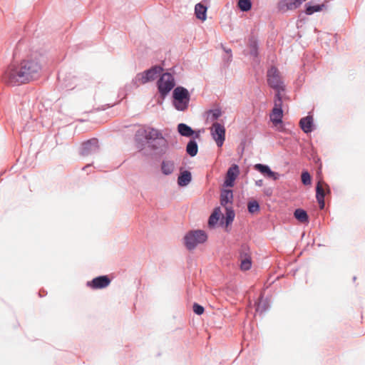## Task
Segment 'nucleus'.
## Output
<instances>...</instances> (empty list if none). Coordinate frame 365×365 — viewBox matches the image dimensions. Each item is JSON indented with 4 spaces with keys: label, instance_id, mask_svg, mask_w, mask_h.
Masks as SVG:
<instances>
[{
    "label": "nucleus",
    "instance_id": "f03ea898",
    "mask_svg": "<svg viewBox=\"0 0 365 365\" xmlns=\"http://www.w3.org/2000/svg\"><path fill=\"white\" fill-rule=\"evenodd\" d=\"M174 106L178 110H185L187 108L190 101L188 91L183 87H177L173 91Z\"/></svg>",
    "mask_w": 365,
    "mask_h": 365
},
{
    "label": "nucleus",
    "instance_id": "9d476101",
    "mask_svg": "<svg viewBox=\"0 0 365 365\" xmlns=\"http://www.w3.org/2000/svg\"><path fill=\"white\" fill-rule=\"evenodd\" d=\"M98 149V139L92 138L82 143L81 148V154L82 155H88L92 153L97 151Z\"/></svg>",
    "mask_w": 365,
    "mask_h": 365
},
{
    "label": "nucleus",
    "instance_id": "4468645a",
    "mask_svg": "<svg viewBox=\"0 0 365 365\" xmlns=\"http://www.w3.org/2000/svg\"><path fill=\"white\" fill-rule=\"evenodd\" d=\"M254 168L269 178L274 180L279 178V175L277 173L272 171L269 167L266 165L258 163L255 165Z\"/></svg>",
    "mask_w": 365,
    "mask_h": 365
},
{
    "label": "nucleus",
    "instance_id": "20e7f679",
    "mask_svg": "<svg viewBox=\"0 0 365 365\" xmlns=\"http://www.w3.org/2000/svg\"><path fill=\"white\" fill-rule=\"evenodd\" d=\"M162 68L160 66H155L145 72L138 73L134 80L136 86L145 84L155 80L161 73Z\"/></svg>",
    "mask_w": 365,
    "mask_h": 365
},
{
    "label": "nucleus",
    "instance_id": "39448f33",
    "mask_svg": "<svg viewBox=\"0 0 365 365\" xmlns=\"http://www.w3.org/2000/svg\"><path fill=\"white\" fill-rule=\"evenodd\" d=\"M174 86V78L171 74L168 73H163L158 81V90L163 97L165 96Z\"/></svg>",
    "mask_w": 365,
    "mask_h": 365
},
{
    "label": "nucleus",
    "instance_id": "b1692460",
    "mask_svg": "<svg viewBox=\"0 0 365 365\" xmlns=\"http://www.w3.org/2000/svg\"><path fill=\"white\" fill-rule=\"evenodd\" d=\"M294 217L297 220H298L301 222H308V215L304 210L297 209L294 211Z\"/></svg>",
    "mask_w": 365,
    "mask_h": 365
},
{
    "label": "nucleus",
    "instance_id": "2eb2a0df",
    "mask_svg": "<svg viewBox=\"0 0 365 365\" xmlns=\"http://www.w3.org/2000/svg\"><path fill=\"white\" fill-rule=\"evenodd\" d=\"M233 201V193L231 190H222L220 194V204L222 206L231 207Z\"/></svg>",
    "mask_w": 365,
    "mask_h": 365
},
{
    "label": "nucleus",
    "instance_id": "6ab92c4d",
    "mask_svg": "<svg viewBox=\"0 0 365 365\" xmlns=\"http://www.w3.org/2000/svg\"><path fill=\"white\" fill-rule=\"evenodd\" d=\"M222 216V212L220 207H216L210 215L208 225L210 227H214Z\"/></svg>",
    "mask_w": 365,
    "mask_h": 365
},
{
    "label": "nucleus",
    "instance_id": "423d86ee",
    "mask_svg": "<svg viewBox=\"0 0 365 365\" xmlns=\"http://www.w3.org/2000/svg\"><path fill=\"white\" fill-rule=\"evenodd\" d=\"M267 81L269 85L279 93L284 90L283 83L281 79L279 71L275 67H272L267 71Z\"/></svg>",
    "mask_w": 365,
    "mask_h": 365
},
{
    "label": "nucleus",
    "instance_id": "7ed1b4c3",
    "mask_svg": "<svg viewBox=\"0 0 365 365\" xmlns=\"http://www.w3.org/2000/svg\"><path fill=\"white\" fill-rule=\"evenodd\" d=\"M184 239L186 247L188 250H192L198 244L205 242L207 239V236L202 230H194L189 232Z\"/></svg>",
    "mask_w": 365,
    "mask_h": 365
},
{
    "label": "nucleus",
    "instance_id": "f8f14e48",
    "mask_svg": "<svg viewBox=\"0 0 365 365\" xmlns=\"http://www.w3.org/2000/svg\"><path fill=\"white\" fill-rule=\"evenodd\" d=\"M110 283V279L108 276H100L88 282V287L93 289H103L107 287Z\"/></svg>",
    "mask_w": 365,
    "mask_h": 365
},
{
    "label": "nucleus",
    "instance_id": "5701e85b",
    "mask_svg": "<svg viewBox=\"0 0 365 365\" xmlns=\"http://www.w3.org/2000/svg\"><path fill=\"white\" fill-rule=\"evenodd\" d=\"M186 151L189 155L195 156L198 151L197 143L195 140H190L187 145Z\"/></svg>",
    "mask_w": 365,
    "mask_h": 365
},
{
    "label": "nucleus",
    "instance_id": "412c9836",
    "mask_svg": "<svg viewBox=\"0 0 365 365\" xmlns=\"http://www.w3.org/2000/svg\"><path fill=\"white\" fill-rule=\"evenodd\" d=\"M178 130L182 136L190 137L194 134V130L185 123H180L178 125Z\"/></svg>",
    "mask_w": 365,
    "mask_h": 365
},
{
    "label": "nucleus",
    "instance_id": "1a4fd4ad",
    "mask_svg": "<svg viewBox=\"0 0 365 365\" xmlns=\"http://www.w3.org/2000/svg\"><path fill=\"white\" fill-rule=\"evenodd\" d=\"M240 174V170L238 165L234 164L227 170L225 180L224 182V186L225 187H233L235 185V180Z\"/></svg>",
    "mask_w": 365,
    "mask_h": 365
},
{
    "label": "nucleus",
    "instance_id": "f704fd0d",
    "mask_svg": "<svg viewBox=\"0 0 365 365\" xmlns=\"http://www.w3.org/2000/svg\"><path fill=\"white\" fill-rule=\"evenodd\" d=\"M200 135L199 134H197L196 135V138H199Z\"/></svg>",
    "mask_w": 365,
    "mask_h": 365
},
{
    "label": "nucleus",
    "instance_id": "a878e982",
    "mask_svg": "<svg viewBox=\"0 0 365 365\" xmlns=\"http://www.w3.org/2000/svg\"><path fill=\"white\" fill-rule=\"evenodd\" d=\"M226 217H225V223L226 225H229L232 222L235 218V212L232 210V207H226Z\"/></svg>",
    "mask_w": 365,
    "mask_h": 365
},
{
    "label": "nucleus",
    "instance_id": "c756f323",
    "mask_svg": "<svg viewBox=\"0 0 365 365\" xmlns=\"http://www.w3.org/2000/svg\"><path fill=\"white\" fill-rule=\"evenodd\" d=\"M301 178H302V182L304 185H311L312 178H311L310 174L308 172H307V171L303 172L302 173Z\"/></svg>",
    "mask_w": 365,
    "mask_h": 365
},
{
    "label": "nucleus",
    "instance_id": "a211bd4d",
    "mask_svg": "<svg viewBox=\"0 0 365 365\" xmlns=\"http://www.w3.org/2000/svg\"><path fill=\"white\" fill-rule=\"evenodd\" d=\"M145 138L147 139H159L160 143L165 144V140L161 136L158 130L151 128L145 131Z\"/></svg>",
    "mask_w": 365,
    "mask_h": 365
},
{
    "label": "nucleus",
    "instance_id": "c85d7f7f",
    "mask_svg": "<svg viewBox=\"0 0 365 365\" xmlns=\"http://www.w3.org/2000/svg\"><path fill=\"white\" fill-rule=\"evenodd\" d=\"M324 5H315V6H308L306 9V14L308 15H311L314 14V12L319 11L322 9V7H324Z\"/></svg>",
    "mask_w": 365,
    "mask_h": 365
},
{
    "label": "nucleus",
    "instance_id": "f257e3e1",
    "mask_svg": "<svg viewBox=\"0 0 365 365\" xmlns=\"http://www.w3.org/2000/svg\"><path fill=\"white\" fill-rule=\"evenodd\" d=\"M40 57V54L33 53L19 63H11L2 75V81L7 85L14 86L38 78L42 69Z\"/></svg>",
    "mask_w": 365,
    "mask_h": 365
},
{
    "label": "nucleus",
    "instance_id": "aec40b11",
    "mask_svg": "<svg viewBox=\"0 0 365 365\" xmlns=\"http://www.w3.org/2000/svg\"><path fill=\"white\" fill-rule=\"evenodd\" d=\"M195 14L197 19L205 21L206 19L207 7L199 3L195 5Z\"/></svg>",
    "mask_w": 365,
    "mask_h": 365
},
{
    "label": "nucleus",
    "instance_id": "2f4dec72",
    "mask_svg": "<svg viewBox=\"0 0 365 365\" xmlns=\"http://www.w3.org/2000/svg\"><path fill=\"white\" fill-rule=\"evenodd\" d=\"M193 312L196 314L200 315L204 312V308L201 305H200L197 303H195L193 304Z\"/></svg>",
    "mask_w": 365,
    "mask_h": 365
},
{
    "label": "nucleus",
    "instance_id": "6e6552de",
    "mask_svg": "<svg viewBox=\"0 0 365 365\" xmlns=\"http://www.w3.org/2000/svg\"><path fill=\"white\" fill-rule=\"evenodd\" d=\"M282 104V102L280 93H277L275 95L274 107L270 114V120L275 126L282 123V118L283 116Z\"/></svg>",
    "mask_w": 365,
    "mask_h": 365
},
{
    "label": "nucleus",
    "instance_id": "0eeeda50",
    "mask_svg": "<svg viewBox=\"0 0 365 365\" xmlns=\"http://www.w3.org/2000/svg\"><path fill=\"white\" fill-rule=\"evenodd\" d=\"M212 139L219 148H221L225 140V128L223 125L215 122L210 128Z\"/></svg>",
    "mask_w": 365,
    "mask_h": 365
},
{
    "label": "nucleus",
    "instance_id": "393cba45",
    "mask_svg": "<svg viewBox=\"0 0 365 365\" xmlns=\"http://www.w3.org/2000/svg\"><path fill=\"white\" fill-rule=\"evenodd\" d=\"M161 168L164 174H171L174 170V163L171 161H163Z\"/></svg>",
    "mask_w": 365,
    "mask_h": 365
},
{
    "label": "nucleus",
    "instance_id": "7c9ffc66",
    "mask_svg": "<svg viewBox=\"0 0 365 365\" xmlns=\"http://www.w3.org/2000/svg\"><path fill=\"white\" fill-rule=\"evenodd\" d=\"M221 115V112L219 110H210L209 112V116L211 120H217Z\"/></svg>",
    "mask_w": 365,
    "mask_h": 365
},
{
    "label": "nucleus",
    "instance_id": "72a5a7b5",
    "mask_svg": "<svg viewBox=\"0 0 365 365\" xmlns=\"http://www.w3.org/2000/svg\"><path fill=\"white\" fill-rule=\"evenodd\" d=\"M61 73H59V74H58V79H60V78H61Z\"/></svg>",
    "mask_w": 365,
    "mask_h": 365
},
{
    "label": "nucleus",
    "instance_id": "cd10ccee",
    "mask_svg": "<svg viewBox=\"0 0 365 365\" xmlns=\"http://www.w3.org/2000/svg\"><path fill=\"white\" fill-rule=\"evenodd\" d=\"M248 211L253 214L255 212H259V203L256 200H253L251 202H249L247 205Z\"/></svg>",
    "mask_w": 365,
    "mask_h": 365
},
{
    "label": "nucleus",
    "instance_id": "bb28decb",
    "mask_svg": "<svg viewBox=\"0 0 365 365\" xmlns=\"http://www.w3.org/2000/svg\"><path fill=\"white\" fill-rule=\"evenodd\" d=\"M238 7L242 11H248L251 9L252 3L250 0H239L238 1Z\"/></svg>",
    "mask_w": 365,
    "mask_h": 365
},
{
    "label": "nucleus",
    "instance_id": "473e14b6",
    "mask_svg": "<svg viewBox=\"0 0 365 365\" xmlns=\"http://www.w3.org/2000/svg\"><path fill=\"white\" fill-rule=\"evenodd\" d=\"M255 184H256V185H257V186H259V187H261V186H262V185H263V180H257V181L255 182Z\"/></svg>",
    "mask_w": 365,
    "mask_h": 365
},
{
    "label": "nucleus",
    "instance_id": "9b49d317",
    "mask_svg": "<svg viewBox=\"0 0 365 365\" xmlns=\"http://www.w3.org/2000/svg\"><path fill=\"white\" fill-rule=\"evenodd\" d=\"M329 189V186L327 183H325L322 180H319L317 184L316 187V197L319 205L321 209L324 207V196H325V189Z\"/></svg>",
    "mask_w": 365,
    "mask_h": 365
},
{
    "label": "nucleus",
    "instance_id": "ddd939ff",
    "mask_svg": "<svg viewBox=\"0 0 365 365\" xmlns=\"http://www.w3.org/2000/svg\"><path fill=\"white\" fill-rule=\"evenodd\" d=\"M306 0H282L279 4V9L286 11L298 8Z\"/></svg>",
    "mask_w": 365,
    "mask_h": 365
},
{
    "label": "nucleus",
    "instance_id": "4be33fe9",
    "mask_svg": "<svg viewBox=\"0 0 365 365\" xmlns=\"http://www.w3.org/2000/svg\"><path fill=\"white\" fill-rule=\"evenodd\" d=\"M191 181V174L188 171H184L178 177V183L180 186H186Z\"/></svg>",
    "mask_w": 365,
    "mask_h": 365
},
{
    "label": "nucleus",
    "instance_id": "dca6fc26",
    "mask_svg": "<svg viewBox=\"0 0 365 365\" xmlns=\"http://www.w3.org/2000/svg\"><path fill=\"white\" fill-rule=\"evenodd\" d=\"M240 268L242 270H249L252 266V259L250 254L246 252L240 253Z\"/></svg>",
    "mask_w": 365,
    "mask_h": 365
},
{
    "label": "nucleus",
    "instance_id": "f3484780",
    "mask_svg": "<svg viewBox=\"0 0 365 365\" xmlns=\"http://www.w3.org/2000/svg\"><path fill=\"white\" fill-rule=\"evenodd\" d=\"M299 125L302 130L306 133H310L312 130L313 118L312 116H307L302 118Z\"/></svg>",
    "mask_w": 365,
    "mask_h": 365
}]
</instances>
